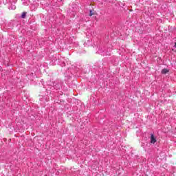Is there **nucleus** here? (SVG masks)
I'll use <instances>...</instances> for the list:
<instances>
[{
    "label": "nucleus",
    "instance_id": "f257e3e1",
    "mask_svg": "<svg viewBox=\"0 0 176 176\" xmlns=\"http://www.w3.org/2000/svg\"><path fill=\"white\" fill-rule=\"evenodd\" d=\"M151 144H155L156 142V138H155L153 135H151Z\"/></svg>",
    "mask_w": 176,
    "mask_h": 176
},
{
    "label": "nucleus",
    "instance_id": "f03ea898",
    "mask_svg": "<svg viewBox=\"0 0 176 176\" xmlns=\"http://www.w3.org/2000/svg\"><path fill=\"white\" fill-rule=\"evenodd\" d=\"M161 72H162V74H167V73L168 72V69H163Z\"/></svg>",
    "mask_w": 176,
    "mask_h": 176
},
{
    "label": "nucleus",
    "instance_id": "7ed1b4c3",
    "mask_svg": "<svg viewBox=\"0 0 176 176\" xmlns=\"http://www.w3.org/2000/svg\"><path fill=\"white\" fill-rule=\"evenodd\" d=\"M25 16H27V12H23L21 14V18L22 19H25Z\"/></svg>",
    "mask_w": 176,
    "mask_h": 176
},
{
    "label": "nucleus",
    "instance_id": "20e7f679",
    "mask_svg": "<svg viewBox=\"0 0 176 176\" xmlns=\"http://www.w3.org/2000/svg\"><path fill=\"white\" fill-rule=\"evenodd\" d=\"M94 10H90L89 16H94Z\"/></svg>",
    "mask_w": 176,
    "mask_h": 176
}]
</instances>
